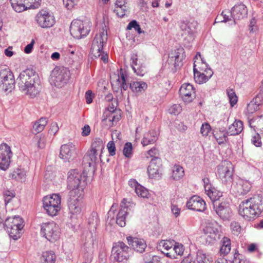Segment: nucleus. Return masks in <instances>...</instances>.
Listing matches in <instances>:
<instances>
[{
    "label": "nucleus",
    "instance_id": "obj_1",
    "mask_svg": "<svg viewBox=\"0 0 263 263\" xmlns=\"http://www.w3.org/2000/svg\"><path fill=\"white\" fill-rule=\"evenodd\" d=\"M16 84L19 90L25 95L33 98L39 92L40 78L32 69L22 71L17 78Z\"/></svg>",
    "mask_w": 263,
    "mask_h": 263
},
{
    "label": "nucleus",
    "instance_id": "obj_2",
    "mask_svg": "<svg viewBox=\"0 0 263 263\" xmlns=\"http://www.w3.org/2000/svg\"><path fill=\"white\" fill-rule=\"evenodd\" d=\"M262 211L263 196L259 195L242 201L239 206V214L247 220L258 216Z\"/></svg>",
    "mask_w": 263,
    "mask_h": 263
},
{
    "label": "nucleus",
    "instance_id": "obj_3",
    "mask_svg": "<svg viewBox=\"0 0 263 263\" xmlns=\"http://www.w3.org/2000/svg\"><path fill=\"white\" fill-rule=\"evenodd\" d=\"M87 176L85 173H81L78 170H70L67 174V187L70 197L81 196L86 184Z\"/></svg>",
    "mask_w": 263,
    "mask_h": 263
},
{
    "label": "nucleus",
    "instance_id": "obj_4",
    "mask_svg": "<svg viewBox=\"0 0 263 263\" xmlns=\"http://www.w3.org/2000/svg\"><path fill=\"white\" fill-rule=\"evenodd\" d=\"M130 248L122 241L114 243L110 257L111 263L126 262L129 257Z\"/></svg>",
    "mask_w": 263,
    "mask_h": 263
},
{
    "label": "nucleus",
    "instance_id": "obj_5",
    "mask_svg": "<svg viewBox=\"0 0 263 263\" xmlns=\"http://www.w3.org/2000/svg\"><path fill=\"white\" fill-rule=\"evenodd\" d=\"M181 35L184 44H190L195 37L197 32V22L195 20L181 21L179 22Z\"/></svg>",
    "mask_w": 263,
    "mask_h": 263
},
{
    "label": "nucleus",
    "instance_id": "obj_6",
    "mask_svg": "<svg viewBox=\"0 0 263 263\" xmlns=\"http://www.w3.org/2000/svg\"><path fill=\"white\" fill-rule=\"evenodd\" d=\"M70 77L69 70L63 66H56L50 74V82L51 85L61 87L67 83Z\"/></svg>",
    "mask_w": 263,
    "mask_h": 263
},
{
    "label": "nucleus",
    "instance_id": "obj_7",
    "mask_svg": "<svg viewBox=\"0 0 263 263\" xmlns=\"http://www.w3.org/2000/svg\"><path fill=\"white\" fill-rule=\"evenodd\" d=\"M91 22L88 20L83 21L74 20L70 26L71 35L74 38L80 39L86 36L90 31Z\"/></svg>",
    "mask_w": 263,
    "mask_h": 263
},
{
    "label": "nucleus",
    "instance_id": "obj_8",
    "mask_svg": "<svg viewBox=\"0 0 263 263\" xmlns=\"http://www.w3.org/2000/svg\"><path fill=\"white\" fill-rule=\"evenodd\" d=\"M61 199L58 194H52L44 197L43 199V208L50 216H55L61 209Z\"/></svg>",
    "mask_w": 263,
    "mask_h": 263
},
{
    "label": "nucleus",
    "instance_id": "obj_9",
    "mask_svg": "<svg viewBox=\"0 0 263 263\" xmlns=\"http://www.w3.org/2000/svg\"><path fill=\"white\" fill-rule=\"evenodd\" d=\"M37 25L42 28H50L54 26L55 20L53 14L49 11L42 9L35 16Z\"/></svg>",
    "mask_w": 263,
    "mask_h": 263
},
{
    "label": "nucleus",
    "instance_id": "obj_10",
    "mask_svg": "<svg viewBox=\"0 0 263 263\" xmlns=\"http://www.w3.org/2000/svg\"><path fill=\"white\" fill-rule=\"evenodd\" d=\"M107 40V31L102 28L99 33L96 34L92 43L91 52L95 58H99L101 55L104 45L106 44Z\"/></svg>",
    "mask_w": 263,
    "mask_h": 263
},
{
    "label": "nucleus",
    "instance_id": "obj_11",
    "mask_svg": "<svg viewBox=\"0 0 263 263\" xmlns=\"http://www.w3.org/2000/svg\"><path fill=\"white\" fill-rule=\"evenodd\" d=\"M15 80L13 72L9 68L0 70V89L11 92L14 88Z\"/></svg>",
    "mask_w": 263,
    "mask_h": 263
},
{
    "label": "nucleus",
    "instance_id": "obj_12",
    "mask_svg": "<svg viewBox=\"0 0 263 263\" xmlns=\"http://www.w3.org/2000/svg\"><path fill=\"white\" fill-rule=\"evenodd\" d=\"M216 226L217 224L215 221L209 220L205 221L203 231L206 243L213 244L219 239L220 234Z\"/></svg>",
    "mask_w": 263,
    "mask_h": 263
},
{
    "label": "nucleus",
    "instance_id": "obj_13",
    "mask_svg": "<svg viewBox=\"0 0 263 263\" xmlns=\"http://www.w3.org/2000/svg\"><path fill=\"white\" fill-rule=\"evenodd\" d=\"M41 233L51 242L57 240L60 236L59 228L53 221L43 223L41 226Z\"/></svg>",
    "mask_w": 263,
    "mask_h": 263
},
{
    "label": "nucleus",
    "instance_id": "obj_14",
    "mask_svg": "<svg viewBox=\"0 0 263 263\" xmlns=\"http://www.w3.org/2000/svg\"><path fill=\"white\" fill-rule=\"evenodd\" d=\"M217 175L226 184H230L233 181L232 166L230 162L225 161L217 166Z\"/></svg>",
    "mask_w": 263,
    "mask_h": 263
},
{
    "label": "nucleus",
    "instance_id": "obj_15",
    "mask_svg": "<svg viewBox=\"0 0 263 263\" xmlns=\"http://www.w3.org/2000/svg\"><path fill=\"white\" fill-rule=\"evenodd\" d=\"M185 58L184 49L179 47L170 52L167 62L170 65L173 66L176 70L182 66V61Z\"/></svg>",
    "mask_w": 263,
    "mask_h": 263
},
{
    "label": "nucleus",
    "instance_id": "obj_16",
    "mask_svg": "<svg viewBox=\"0 0 263 263\" xmlns=\"http://www.w3.org/2000/svg\"><path fill=\"white\" fill-rule=\"evenodd\" d=\"M12 152L10 147L6 143L0 145V168L7 170L10 166Z\"/></svg>",
    "mask_w": 263,
    "mask_h": 263
},
{
    "label": "nucleus",
    "instance_id": "obj_17",
    "mask_svg": "<svg viewBox=\"0 0 263 263\" xmlns=\"http://www.w3.org/2000/svg\"><path fill=\"white\" fill-rule=\"evenodd\" d=\"M77 155V149L72 143L69 142L61 146L59 156L65 162L72 160Z\"/></svg>",
    "mask_w": 263,
    "mask_h": 263
},
{
    "label": "nucleus",
    "instance_id": "obj_18",
    "mask_svg": "<svg viewBox=\"0 0 263 263\" xmlns=\"http://www.w3.org/2000/svg\"><path fill=\"white\" fill-rule=\"evenodd\" d=\"M134 204L129 201H127L126 199L124 198L120 204L121 209L118 212L117 218L116 223L121 227L125 226L126 216L128 213V210H130V208L134 206Z\"/></svg>",
    "mask_w": 263,
    "mask_h": 263
},
{
    "label": "nucleus",
    "instance_id": "obj_19",
    "mask_svg": "<svg viewBox=\"0 0 263 263\" xmlns=\"http://www.w3.org/2000/svg\"><path fill=\"white\" fill-rule=\"evenodd\" d=\"M196 61H194L193 71L194 77L195 82L199 84L206 82L213 74V72L211 68H206L204 72L198 71L197 66L199 64Z\"/></svg>",
    "mask_w": 263,
    "mask_h": 263
},
{
    "label": "nucleus",
    "instance_id": "obj_20",
    "mask_svg": "<svg viewBox=\"0 0 263 263\" xmlns=\"http://www.w3.org/2000/svg\"><path fill=\"white\" fill-rule=\"evenodd\" d=\"M179 95L184 102H191L195 98V89L189 83L183 84L180 88Z\"/></svg>",
    "mask_w": 263,
    "mask_h": 263
},
{
    "label": "nucleus",
    "instance_id": "obj_21",
    "mask_svg": "<svg viewBox=\"0 0 263 263\" xmlns=\"http://www.w3.org/2000/svg\"><path fill=\"white\" fill-rule=\"evenodd\" d=\"M161 160L160 158L152 159L147 168L149 177L158 179L161 175Z\"/></svg>",
    "mask_w": 263,
    "mask_h": 263
},
{
    "label": "nucleus",
    "instance_id": "obj_22",
    "mask_svg": "<svg viewBox=\"0 0 263 263\" xmlns=\"http://www.w3.org/2000/svg\"><path fill=\"white\" fill-rule=\"evenodd\" d=\"M248 14V10L246 6L239 4L235 5L231 9V16L233 19L231 24L235 25L236 20H240L245 18Z\"/></svg>",
    "mask_w": 263,
    "mask_h": 263
},
{
    "label": "nucleus",
    "instance_id": "obj_23",
    "mask_svg": "<svg viewBox=\"0 0 263 263\" xmlns=\"http://www.w3.org/2000/svg\"><path fill=\"white\" fill-rule=\"evenodd\" d=\"M205 202L199 196H193L186 203V206L191 209L198 212H202L205 209Z\"/></svg>",
    "mask_w": 263,
    "mask_h": 263
},
{
    "label": "nucleus",
    "instance_id": "obj_24",
    "mask_svg": "<svg viewBox=\"0 0 263 263\" xmlns=\"http://www.w3.org/2000/svg\"><path fill=\"white\" fill-rule=\"evenodd\" d=\"M99 153L95 152L93 150L88 151L83 159V165L85 168L95 166L99 162V159L97 157Z\"/></svg>",
    "mask_w": 263,
    "mask_h": 263
},
{
    "label": "nucleus",
    "instance_id": "obj_25",
    "mask_svg": "<svg viewBox=\"0 0 263 263\" xmlns=\"http://www.w3.org/2000/svg\"><path fill=\"white\" fill-rule=\"evenodd\" d=\"M234 187L239 195H243L249 193L252 187V184L248 180L239 179L236 184H234Z\"/></svg>",
    "mask_w": 263,
    "mask_h": 263
},
{
    "label": "nucleus",
    "instance_id": "obj_26",
    "mask_svg": "<svg viewBox=\"0 0 263 263\" xmlns=\"http://www.w3.org/2000/svg\"><path fill=\"white\" fill-rule=\"evenodd\" d=\"M129 245H130L134 250L138 252L142 253L146 247L145 241L143 239L131 236L126 238Z\"/></svg>",
    "mask_w": 263,
    "mask_h": 263
},
{
    "label": "nucleus",
    "instance_id": "obj_27",
    "mask_svg": "<svg viewBox=\"0 0 263 263\" xmlns=\"http://www.w3.org/2000/svg\"><path fill=\"white\" fill-rule=\"evenodd\" d=\"M80 196L70 197L68 200V209L71 214H80L82 211L81 202L79 199Z\"/></svg>",
    "mask_w": 263,
    "mask_h": 263
},
{
    "label": "nucleus",
    "instance_id": "obj_28",
    "mask_svg": "<svg viewBox=\"0 0 263 263\" xmlns=\"http://www.w3.org/2000/svg\"><path fill=\"white\" fill-rule=\"evenodd\" d=\"M214 209L217 215L222 218L229 216V208L225 203L216 202L213 203Z\"/></svg>",
    "mask_w": 263,
    "mask_h": 263
},
{
    "label": "nucleus",
    "instance_id": "obj_29",
    "mask_svg": "<svg viewBox=\"0 0 263 263\" xmlns=\"http://www.w3.org/2000/svg\"><path fill=\"white\" fill-rule=\"evenodd\" d=\"M157 133L155 130H152L144 134L141 143L143 146L154 143L157 140Z\"/></svg>",
    "mask_w": 263,
    "mask_h": 263
},
{
    "label": "nucleus",
    "instance_id": "obj_30",
    "mask_svg": "<svg viewBox=\"0 0 263 263\" xmlns=\"http://www.w3.org/2000/svg\"><path fill=\"white\" fill-rule=\"evenodd\" d=\"M243 129V123L241 121H235L228 128L227 135L230 136L237 135L240 134Z\"/></svg>",
    "mask_w": 263,
    "mask_h": 263
},
{
    "label": "nucleus",
    "instance_id": "obj_31",
    "mask_svg": "<svg viewBox=\"0 0 263 263\" xmlns=\"http://www.w3.org/2000/svg\"><path fill=\"white\" fill-rule=\"evenodd\" d=\"M147 87L145 82L143 81H133L129 84V88L133 92L139 93L145 91Z\"/></svg>",
    "mask_w": 263,
    "mask_h": 263
},
{
    "label": "nucleus",
    "instance_id": "obj_32",
    "mask_svg": "<svg viewBox=\"0 0 263 263\" xmlns=\"http://www.w3.org/2000/svg\"><path fill=\"white\" fill-rule=\"evenodd\" d=\"M23 227L24 224L21 226H12L10 228H5V229L9 233L10 237L12 238L14 240H17L21 236Z\"/></svg>",
    "mask_w": 263,
    "mask_h": 263
},
{
    "label": "nucleus",
    "instance_id": "obj_33",
    "mask_svg": "<svg viewBox=\"0 0 263 263\" xmlns=\"http://www.w3.org/2000/svg\"><path fill=\"white\" fill-rule=\"evenodd\" d=\"M126 74L122 69H120L118 78L116 83L118 86V88H120L121 90L122 89L126 90L127 89L128 85L126 82Z\"/></svg>",
    "mask_w": 263,
    "mask_h": 263
},
{
    "label": "nucleus",
    "instance_id": "obj_34",
    "mask_svg": "<svg viewBox=\"0 0 263 263\" xmlns=\"http://www.w3.org/2000/svg\"><path fill=\"white\" fill-rule=\"evenodd\" d=\"M23 220L20 216H14L7 218L4 223V227L6 228H10L12 226H21L23 224Z\"/></svg>",
    "mask_w": 263,
    "mask_h": 263
},
{
    "label": "nucleus",
    "instance_id": "obj_35",
    "mask_svg": "<svg viewBox=\"0 0 263 263\" xmlns=\"http://www.w3.org/2000/svg\"><path fill=\"white\" fill-rule=\"evenodd\" d=\"M13 9L17 12L26 10V0H10Z\"/></svg>",
    "mask_w": 263,
    "mask_h": 263
},
{
    "label": "nucleus",
    "instance_id": "obj_36",
    "mask_svg": "<svg viewBox=\"0 0 263 263\" xmlns=\"http://www.w3.org/2000/svg\"><path fill=\"white\" fill-rule=\"evenodd\" d=\"M104 147V143L103 141L100 138H96L93 140L92 144L91 149L90 150H93L96 153H100V159H101V154L103 149Z\"/></svg>",
    "mask_w": 263,
    "mask_h": 263
},
{
    "label": "nucleus",
    "instance_id": "obj_37",
    "mask_svg": "<svg viewBox=\"0 0 263 263\" xmlns=\"http://www.w3.org/2000/svg\"><path fill=\"white\" fill-rule=\"evenodd\" d=\"M231 250V241L228 237H224L222 242V246L220 249L221 255L225 256L228 254Z\"/></svg>",
    "mask_w": 263,
    "mask_h": 263
},
{
    "label": "nucleus",
    "instance_id": "obj_38",
    "mask_svg": "<svg viewBox=\"0 0 263 263\" xmlns=\"http://www.w3.org/2000/svg\"><path fill=\"white\" fill-rule=\"evenodd\" d=\"M33 141L39 148L43 149L46 146L47 138L45 135L41 134L35 136Z\"/></svg>",
    "mask_w": 263,
    "mask_h": 263
},
{
    "label": "nucleus",
    "instance_id": "obj_39",
    "mask_svg": "<svg viewBox=\"0 0 263 263\" xmlns=\"http://www.w3.org/2000/svg\"><path fill=\"white\" fill-rule=\"evenodd\" d=\"M205 193L213 203L218 202L217 201L222 195V192L217 191L214 188H212L210 191H208Z\"/></svg>",
    "mask_w": 263,
    "mask_h": 263
},
{
    "label": "nucleus",
    "instance_id": "obj_40",
    "mask_svg": "<svg viewBox=\"0 0 263 263\" xmlns=\"http://www.w3.org/2000/svg\"><path fill=\"white\" fill-rule=\"evenodd\" d=\"M258 99H259V102L260 101V99H262L261 98H258L257 95L255 99H253L248 104L247 111L249 113L253 114L254 112L259 109V106L260 105V103L257 100Z\"/></svg>",
    "mask_w": 263,
    "mask_h": 263
},
{
    "label": "nucleus",
    "instance_id": "obj_41",
    "mask_svg": "<svg viewBox=\"0 0 263 263\" xmlns=\"http://www.w3.org/2000/svg\"><path fill=\"white\" fill-rule=\"evenodd\" d=\"M47 123V119L45 118H41L34 123L33 128L35 132L39 133L44 129Z\"/></svg>",
    "mask_w": 263,
    "mask_h": 263
},
{
    "label": "nucleus",
    "instance_id": "obj_42",
    "mask_svg": "<svg viewBox=\"0 0 263 263\" xmlns=\"http://www.w3.org/2000/svg\"><path fill=\"white\" fill-rule=\"evenodd\" d=\"M213 258L211 256L201 252H198L196 256V263H212Z\"/></svg>",
    "mask_w": 263,
    "mask_h": 263
},
{
    "label": "nucleus",
    "instance_id": "obj_43",
    "mask_svg": "<svg viewBox=\"0 0 263 263\" xmlns=\"http://www.w3.org/2000/svg\"><path fill=\"white\" fill-rule=\"evenodd\" d=\"M194 60H195V61H196L197 62L199 63L197 66L198 70L199 69L198 71L205 72L204 70H206V68H209L208 67L207 64L205 63V62H204L203 60L201 58V54L199 52H198L196 54L194 58Z\"/></svg>",
    "mask_w": 263,
    "mask_h": 263
},
{
    "label": "nucleus",
    "instance_id": "obj_44",
    "mask_svg": "<svg viewBox=\"0 0 263 263\" xmlns=\"http://www.w3.org/2000/svg\"><path fill=\"white\" fill-rule=\"evenodd\" d=\"M228 135H227V132H224L221 130L215 132V133L214 134V137L219 144L223 143L224 142L227 141L228 140Z\"/></svg>",
    "mask_w": 263,
    "mask_h": 263
},
{
    "label": "nucleus",
    "instance_id": "obj_45",
    "mask_svg": "<svg viewBox=\"0 0 263 263\" xmlns=\"http://www.w3.org/2000/svg\"><path fill=\"white\" fill-rule=\"evenodd\" d=\"M184 175V170L179 165H175L172 171V177L174 180H179Z\"/></svg>",
    "mask_w": 263,
    "mask_h": 263
},
{
    "label": "nucleus",
    "instance_id": "obj_46",
    "mask_svg": "<svg viewBox=\"0 0 263 263\" xmlns=\"http://www.w3.org/2000/svg\"><path fill=\"white\" fill-rule=\"evenodd\" d=\"M44 261L46 263H55V255L53 252L49 251L44 253L43 255Z\"/></svg>",
    "mask_w": 263,
    "mask_h": 263
},
{
    "label": "nucleus",
    "instance_id": "obj_47",
    "mask_svg": "<svg viewBox=\"0 0 263 263\" xmlns=\"http://www.w3.org/2000/svg\"><path fill=\"white\" fill-rule=\"evenodd\" d=\"M135 192L136 193L137 195L139 197L143 198L148 197V190L143 186L141 185L140 184L139 185H138L137 187H136V189H135Z\"/></svg>",
    "mask_w": 263,
    "mask_h": 263
},
{
    "label": "nucleus",
    "instance_id": "obj_48",
    "mask_svg": "<svg viewBox=\"0 0 263 263\" xmlns=\"http://www.w3.org/2000/svg\"><path fill=\"white\" fill-rule=\"evenodd\" d=\"M99 221L98 214L96 212H92L88 219V224L96 227Z\"/></svg>",
    "mask_w": 263,
    "mask_h": 263
},
{
    "label": "nucleus",
    "instance_id": "obj_49",
    "mask_svg": "<svg viewBox=\"0 0 263 263\" xmlns=\"http://www.w3.org/2000/svg\"><path fill=\"white\" fill-rule=\"evenodd\" d=\"M133 146L130 142H127L124 145L123 150V155L127 158L131 157L132 154Z\"/></svg>",
    "mask_w": 263,
    "mask_h": 263
},
{
    "label": "nucleus",
    "instance_id": "obj_50",
    "mask_svg": "<svg viewBox=\"0 0 263 263\" xmlns=\"http://www.w3.org/2000/svg\"><path fill=\"white\" fill-rule=\"evenodd\" d=\"M132 28H134L136 31H137L139 34L144 32V31L141 29L140 25L135 20L132 21L127 26V30H131Z\"/></svg>",
    "mask_w": 263,
    "mask_h": 263
},
{
    "label": "nucleus",
    "instance_id": "obj_51",
    "mask_svg": "<svg viewBox=\"0 0 263 263\" xmlns=\"http://www.w3.org/2000/svg\"><path fill=\"white\" fill-rule=\"evenodd\" d=\"M121 116L119 115H115V112L110 113L108 114L106 118L103 119V121H107L108 120L109 122L113 123L114 122H117L120 119Z\"/></svg>",
    "mask_w": 263,
    "mask_h": 263
},
{
    "label": "nucleus",
    "instance_id": "obj_52",
    "mask_svg": "<svg viewBox=\"0 0 263 263\" xmlns=\"http://www.w3.org/2000/svg\"><path fill=\"white\" fill-rule=\"evenodd\" d=\"M227 93L229 98L230 103L231 106H233L237 102V97L235 92L232 89L228 90Z\"/></svg>",
    "mask_w": 263,
    "mask_h": 263
},
{
    "label": "nucleus",
    "instance_id": "obj_53",
    "mask_svg": "<svg viewBox=\"0 0 263 263\" xmlns=\"http://www.w3.org/2000/svg\"><path fill=\"white\" fill-rule=\"evenodd\" d=\"M232 263H246L245 257L236 250L234 254Z\"/></svg>",
    "mask_w": 263,
    "mask_h": 263
},
{
    "label": "nucleus",
    "instance_id": "obj_54",
    "mask_svg": "<svg viewBox=\"0 0 263 263\" xmlns=\"http://www.w3.org/2000/svg\"><path fill=\"white\" fill-rule=\"evenodd\" d=\"M25 174L22 171L17 170L14 171L12 174V177L14 179L20 180L21 181H24L25 180Z\"/></svg>",
    "mask_w": 263,
    "mask_h": 263
},
{
    "label": "nucleus",
    "instance_id": "obj_55",
    "mask_svg": "<svg viewBox=\"0 0 263 263\" xmlns=\"http://www.w3.org/2000/svg\"><path fill=\"white\" fill-rule=\"evenodd\" d=\"M174 242L170 240H163L161 241L160 243V246L162 247V248L166 250H169L173 248L174 246Z\"/></svg>",
    "mask_w": 263,
    "mask_h": 263
},
{
    "label": "nucleus",
    "instance_id": "obj_56",
    "mask_svg": "<svg viewBox=\"0 0 263 263\" xmlns=\"http://www.w3.org/2000/svg\"><path fill=\"white\" fill-rule=\"evenodd\" d=\"M173 247L172 249L177 255H181L183 254L184 249L182 245L174 242Z\"/></svg>",
    "mask_w": 263,
    "mask_h": 263
},
{
    "label": "nucleus",
    "instance_id": "obj_57",
    "mask_svg": "<svg viewBox=\"0 0 263 263\" xmlns=\"http://www.w3.org/2000/svg\"><path fill=\"white\" fill-rule=\"evenodd\" d=\"M41 0H26V5L29 8L36 9L40 5Z\"/></svg>",
    "mask_w": 263,
    "mask_h": 263
},
{
    "label": "nucleus",
    "instance_id": "obj_58",
    "mask_svg": "<svg viewBox=\"0 0 263 263\" xmlns=\"http://www.w3.org/2000/svg\"><path fill=\"white\" fill-rule=\"evenodd\" d=\"M117 105V101L116 100H114L112 102H111V104L108 105L107 110L106 111L104 116L106 115V116H108V114L110 113L115 112L116 110V106Z\"/></svg>",
    "mask_w": 263,
    "mask_h": 263
},
{
    "label": "nucleus",
    "instance_id": "obj_59",
    "mask_svg": "<svg viewBox=\"0 0 263 263\" xmlns=\"http://www.w3.org/2000/svg\"><path fill=\"white\" fill-rule=\"evenodd\" d=\"M181 111V107L178 104H174L169 108V112L175 115L179 114Z\"/></svg>",
    "mask_w": 263,
    "mask_h": 263
},
{
    "label": "nucleus",
    "instance_id": "obj_60",
    "mask_svg": "<svg viewBox=\"0 0 263 263\" xmlns=\"http://www.w3.org/2000/svg\"><path fill=\"white\" fill-rule=\"evenodd\" d=\"M79 0H63V4L68 9H71L76 5Z\"/></svg>",
    "mask_w": 263,
    "mask_h": 263
},
{
    "label": "nucleus",
    "instance_id": "obj_61",
    "mask_svg": "<svg viewBox=\"0 0 263 263\" xmlns=\"http://www.w3.org/2000/svg\"><path fill=\"white\" fill-rule=\"evenodd\" d=\"M210 130H211L210 125H209V124L205 123L202 125L201 128H200V132H201V134L203 136H208Z\"/></svg>",
    "mask_w": 263,
    "mask_h": 263
},
{
    "label": "nucleus",
    "instance_id": "obj_62",
    "mask_svg": "<svg viewBox=\"0 0 263 263\" xmlns=\"http://www.w3.org/2000/svg\"><path fill=\"white\" fill-rule=\"evenodd\" d=\"M5 203L7 204L11 201L12 199L14 197V194L9 191H6L4 194Z\"/></svg>",
    "mask_w": 263,
    "mask_h": 263
},
{
    "label": "nucleus",
    "instance_id": "obj_63",
    "mask_svg": "<svg viewBox=\"0 0 263 263\" xmlns=\"http://www.w3.org/2000/svg\"><path fill=\"white\" fill-rule=\"evenodd\" d=\"M107 147L110 156H114L116 154V146L114 141H109L107 145Z\"/></svg>",
    "mask_w": 263,
    "mask_h": 263
},
{
    "label": "nucleus",
    "instance_id": "obj_64",
    "mask_svg": "<svg viewBox=\"0 0 263 263\" xmlns=\"http://www.w3.org/2000/svg\"><path fill=\"white\" fill-rule=\"evenodd\" d=\"M252 143L257 147H259L261 145L260 137L258 134H256L252 139Z\"/></svg>",
    "mask_w": 263,
    "mask_h": 263
}]
</instances>
